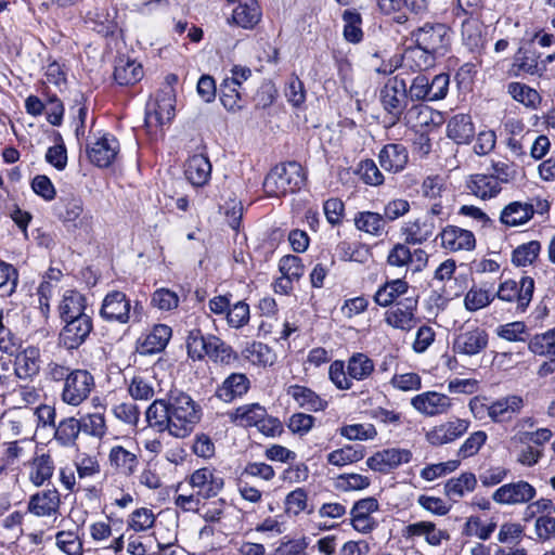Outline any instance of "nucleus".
<instances>
[{"label":"nucleus","instance_id":"1","mask_svg":"<svg viewBox=\"0 0 555 555\" xmlns=\"http://www.w3.org/2000/svg\"><path fill=\"white\" fill-rule=\"evenodd\" d=\"M169 402L170 435L185 438L201 420V409L195 401L184 392H171Z\"/></svg>","mask_w":555,"mask_h":555},{"label":"nucleus","instance_id":"2","mask_svg":"<svg viewBox=\"0 0 555 555\" xmlns=\"http://www.w3.org/2000/svg\"><path fill=\"white\" fill-rule=\"evenodd\" d=\"M302 167L296 162L275 166L263 181V190L268 196L280 197L299 191L305 184Z\"/></svg>","mask_w":555,"mask_h":555},{"label":"nucleus","instance_id":"3","mask_svg":"<svg viewBox=\"0 0 555 555\" xmlns=\"http://www.w3.org/2000/svg\"><path fill=\"white\" fill-rule=\"evenodd\" d=\"M411 38L417 49L431 60L443 55L450 47L449 28L441 23H426L411 33Z\"/></svg>","mask_w":555,"mask_h":555},{"label":"nucleus","instance_id":"4","mask_svg":"<svg viewBox=\"0 0 555 555\" xmlns=\"http://www.w3.org/2000/svg\"><path fill=\"white\" fill-rule=\"evenodd\" d=\"M94 388L93 375L87 370L76 369L63 384L61 399L65 404L76 408L89 398Z\"/></svg>","mask_w":555,"mask_h":555},{"label":"nucleus","instance_id":"5","mask_svg":"<svg viewBox=\"0 0 555 555\" xmlns=\"http://www.w3.org/2000/svg\"><path fill=\"white\" fill-rule=\"evenodd\" d=\"M379 100L391 122L395 124L400 119L408 105L405 80L399 75L389 78L380 90Z\"/></svg>","mask_w":555,"mask_h":555},{"label":"nucleus","instance_id":"6","mask_svg":"<svg viewBox=\"0 0 555 555\" xmlns=\"http://www.w3.org/2000/svg\"><path fill=\"white\" fill-rule=\"evenodd\" d=\"M537 495V489L526 480H517L500 486L491 495L499 505L516 506L530 503Z\"/></svg>","mask_w":555,"mask_h":555},{"label":"nucleus","instance_id":"7","mask_svg":"<svg viewBox=\"0 0 555 555\" xmlns=\"http://www.w3.org/2000/svg\"><path fill=\"white\" fill-rule=\"evenodd\" d=\"M534 291V281L530 276H524L519 282L507 280L500 284L496 292L499 299L516 301L517 310L524 312L529 306Z\"/></svg>","mask_w":555,"mask_h":555},{"label":"nucleus","instance_id":"8","mask_svg":"<svg viewBox=\"0 0 555 555\" xmlns=\"http://www.w3.org/2000/svg\"><path fill=\"white\" fill-rule=\"evenodd\" d=\"M175 116V95L171 90L162 91L153 103L147 105L145 126L149 131L170 122Z\"/></svg>","mask_w":555,"mask_h":555},{"label":"nucleus","instance_id":"9","mask_svg":"<svg viewBox=\"0 0 555 555\" xmlns=\"http://www.w3.org/2000/svg\"><path fill=\"white\" fill-rule=\"evenodd\" d=\"M416 309L417 300L406 297L385 312V322L393 328L409 332L417 324Z\"/></svg>","mask_w":555,"mask_h":555},{"label":"nucleus","instance_id":"10","mask_svg":"<svg viewBox=\"0 0 555 555\" xmlns=\"http://www.w3.org/2000/svg\"><path fill=\"white\" fill-rule=\"evenodd\" d=\"M488 346V334L478 326L462 327L453 341V351L464 356H475Z\"/></svg>","mask_w":555,"mask_h":555},{"label":"nucleus","instance_id":"11","mask_svg":"<svg viewBox=\"0 0 555 555\" xmlns=\"http://www.w3.org/2000/svg\"><path fill=\"white\" fill-rule=\"evenodd\" d=\"M377 511H379V503L373 496L354 502L350 511L352 528L363 534L372 532L377 527V521L372 514Z\"/></svg>","mask_w":555,"mask_h":555},{"label":"nucleus","instance_id":"12","mask_svg":"<svg viewBox=\"0 0 555 555\" xmlns=\"http://www.w3.org/2000/svg\"><path fill=\"white\" fill-rule=\"evenodd\" d=\"M452 399L437 391H425L411 399V405L424 416H437L449 412L452 408Z\"/></svg>","mask_w":555,"mask_h":555},{"label":"nucleus","instance_id":"13","mask_svg":"<svg viewBox=\"0 0 555 555\" xmlns=\"http://www.w3.org/2000/svg\"><path fill=\"white\" fill-rule=\"evenodd\" d=\"M100 315L106 321L126 324L131 320V302L125 293L113 291L104 297Z\"/></svg>","mask_w":555,"mask_h":555},{"label":"nucleus","instance_id":"14","mask_svg":"<svg viewBox=\"0 0 555 555\" xmlns=\"http://www.w3.org/2000/svg\"><path fill=\"white\" fill-rule=\"evenodd\" d=\"M66 323L60 333V344L66 349H76L82 345L92 331L89 315L64 320Z\"/></svg>","mask_w":555,"mask_h":555},{"label":"nucleus","instance_id":"15","mask_svg":"<svg viewBox=\"0 0 555 555\" xmlns=\"http://www.w3.org/2000/svg\"><path fill=\"white\" fill-rule=\"evenodd\" d=\"M377 5L386 15H392L397 23L408 21V12L415 16H422L427 12L426 0H377Z\"/></svg>","mask_w":555,"mask_h":555},{"label":"nucleus","instance_id":"16","mask_svg":"<svg viewBox=\"0 0 555 555\" xmlns=\"http://www.w3.org/2000/svg\"><path fill=\"white\" fill-rule=\"evenodd\" d=\"M470 422L454 418L433 427L426 434L427 441L433 446H442L455 441L469 428Z\"/></svg>","mask_w":555,"mask_h":555},{"label":"nucleus","instance_id":"17","mask_svg":"<svg viewBox=\"0 0 555 555\" xmlns=\"http://www.w3.org/2000/svg\"><path fill=\"white\" fill-rule=\"evenodd\" d=\"M438 236L441 247L451 253L473 250L476 246L474 233L456 225L444 227Z\"/></svg>","mask_w":555,"mask_h":555},{"label":"nucleus","instance_id":"18","mask_svg":"<svg viewBox=\"0 0 555 555\" xmlns=\"http://www.w3.org/2000/svg\"><path fill=\"white\" fill-rule=\"evenodd\" d=\"M59 217L63 223L77 229H88L91 225L92 217L85 214L83 202L78 196L61 198Z\"/></svg>","mask_w":555,"mask_h":555},{"label":"nucleus","instance_id":"19","mask_svg":"<svg viewBox=\"0 0 555 555\" xmlns=\"http://www.w3.org/2000/svg\"><path fill=\"white\" fill-rule=\"evenodd\" d=\"M412 453L408 449L391 448L379 451L366 460V465L376 472L388 473L401 464L409 463Z\"/></svg>","mask_w":555,"mask_h":555},{"label":"nucleus","instance_id":"20","mask_svg":"<svg viewBox=\"0 0 555 555\" xmlns=\"http://www.w3.org/2000/svg\"><path fill=\"white\" fill-rule=\"evenodd\" d=\"M119 152V143L115 137L105 134L92 143L88 151L89 159L98 167H108L116 159Z\"/></svg>","mask_w":555,"mask_h":555},{"label":"nucleus","instance_id":"21","mask_svg":"<svg viewBox=\"0 0 555 555\" xmlns=\"http://www.w3.org/2000/svg\"><path fill=\"white\" fill-rule=\"evenodd\" d=\"M190 485L196 494L204 499L215 496L223 488V479L208 467L195 470L190 477Z\"/></svg>","mask_w":555,"mask_h":555},{"label":"nucleus","instance_id":"22","mask_svg":"<svg viewBox=\"0 0 555 555\" xmlns=\"http://www.w3.org/2000/svg\"><path fill=\"white\" fill-rule=\"evenodd\" d=\"M60 504V494L55 489L43 490L30 496L28 511L38 517H53L55 520Z\"/></svg>","mask_w":555,"mask_h":555},{"label":"nucleus","instance_id":"23","mask_svg":"<svg viewBox=\"0 0 555 555\" xmlns=\"http://www.w3.org/2000/svg\"><path fill=\"white\" fill-rule=\"evenodd\" d=\"M435 220L430 216H421L410 220L402 227L405 243L421 245L430 238L435 232Z\"/></svg>","mask_w":555,"mask_h":555},{"label":"nucleus","instance_id":"24","mask_svg":"<svg viewBox=\"0 0 555 555\" xmlns=\"http://www.w3.org/2000/svg\"><path fill=\"white\" fill-rule=\"evenodd\" d=\"M524 405L522 397L517 395L500 398L489 405V417L495 423L509 422L521 412Z\"/></svg>","mask_w":555,"mask_h":555},{"label":"nucleus","instance_id":"25","mask_svg":"<svg viewBox=\"0 0 555 555\" xmlns=\"http://www.w3.org/2000/svg\"><path fill=\"white\" fill-rule=\"evenodd\" d=\"M171 335L172 331L168 325L157 324L138 340L137 351L141 354L160 352L167 346Z\"/></svg>","mask_w":555,"mask_h":555},{"label":"nucleus","instance_id":"26","mask_svg":"<svg viewBox=\"0 0 555 555\" xmlns=\"http://www.w3.org/2000/svg\"><path fill=\"white\" fill-rule=\"evenodd\" d=\"M109 465L120 475L132 476L139 466V452L128 450L121 446H115L108 453Z\"/></svg>","mask_w":555,"mask_h":555},{"label":"nucleus","instance_id":"27","mask_svg":"<svg viewBox=\"0 0 555 555\" xmlns=\"http://www.w3.org/2000/svg\"><path fill=\"white\" fill-rule=\"evenodd\" d=\"M14 354V373L20 379H29L39 373L40 351L38 348L27 347Z\"/></svg>","mask_w":555,"mask_h":555},{"label":"nucleus","instance_id":"28","mask_svg":"<svg viewBox=\"0 0 555 555\" xmlns=\"http://www.w3.org/2000/svg\"><path fill=\"white\" fill-rule=\"evenodd\" d=\"M378 159L384 170L397 173L405 168L409 154L402 144L390 143L380 150Z\"/></svg>","mask_w":555,"mask_h":555},{"label":"nucleus","instance_id":"29","mask_svg":"<svg viewBox=\"0 0 555 555\" xmlns=\"http://www.w3.org/2000/svg\"><path fill=\"white\" fill-rule=\"evenodd\" d=\"M403 537L412 539L415 537H424L429 545L437 546L442 540H449V533L446 530H439L436 525L430 521H418L410 524L403 530Z\"/></svg>","mask_w":555,"mask_h":555},{"label":"nucleus","instance_id":"30","mask_svg":"<svg viewBox=\"0 0 555 555\" xmlns=\"http://www.w3.org/2000/svg\"><path fill=\"white\" fill-rule=\"evenodd\" d=\"M184 173L194 186H203L208 183L211 175V164L203 154L191 156L185 164Z\"/></svg>","mask_w":555,"mask_h":555},{"label":"nucleus","instance_id":"31","mask_svg":"<svg viewBox=\"0 0 555 555\" xmlns=\"http://www.w3.org/2000/svg\"><path fill=\"white\" fill-rule=\"evenodd\" d=\"M249 389V379L245 374L233 373L228 376L221 386L218 387L216 395L224 402H231L237 397H242Z\"/></svg>","mask_w":555,"mask_h":555},{"label":"nucleus","instance_id":"32","mask_svg":"<svg viewBox=\"0 0 555 555\" xmlns=\"http://www.w3.org/2000/svg\"><path fill=\"white\" fill-rule=\"evenodd\" d=\"M447 132L448 137L457 144L468 143L475 134L472 117L466 114L454 115L448 122Z\"/></svg>","mask_w":555,"mask_h":555},{"label":"nucleus","instance_id":"33","mask_svg":"<svg viewBox=\"0 0 555 555\" xmlns=\"http://www.w3.org/2000/svg\"><path fill=\"white\" fill-rule=\"evenodd\" d=\"M260 17L261 12L256 0H240L232 14V21L243 28H253Z\"/></svg>","mask_w":555,"mask_h":555},{"label":"nucleus","instance_id":"34","mask_svg":"<svg viewBox=\"0 0 555 555\" xmlns=\"http://www.w3.org/2000/svg\"><path fill=\"white\" fill-rule=\"evenodd\" d=\"M286 392L300 408L306 410L322 411L326 406V401L305 386L292 385L287 388Z\"/></svg>","mask_w":555,"mask_h":555},{"label":"nucleus","instance_id":"35","mask_svg":"<svg viewBox=\"0 0 555 555\" xmlns=\"http://www.w3.org/2000/svg\"><path fill=\"white\" fill-rule=\"evenodd\" d=\"M467 188L475 196L482 199L491 198L501 191L500 182L491 175L472 176Z\"/></svg>","mask_w":555,"mask_h":555},{"label":"nucleus","instance_id":"36","mask_svg":"<svg viewBox=\"0 0 555 555\" xmlns=\"http://www.w3.org/2000/svg\"><path fill=\"white\" fill-rule=\"evenodd\" d=\"M477 486V478L473 473H463L457 478H451L444 485L446 495L457 501L468 492H473Z\"/></svg>","mask_w":555,"mask_h":555},{"label":"nucleus","instance_id":"37","mask_svg":"<svg viewBox=\"0 0 555 555\" xmlns=\"http://www.w3.org/2000/svg\"><path fill=\"white\" fill-rule=\"evenodd\" d=\"M145 414L146 422L151 427L156 428L158 431L168 430L170 434L168 399L154 400Z\"/></svg>","mask_w":555,"mask_h":555},{"label":"nucleus","instance_id":"38","mask_svg":"<svg viewBox=\"0 0 555 555\" xmlns=\"http://www.w3.org/2000/svg\"><path fill=\"white\" fill-rule=\"evenodd\" d=\"M143 77L141 64L135 61L119 59L114 70V78L120 86L133 85Z\"/></svg>","mask_w":555,"mask_h":555},{"label":"nucleus","instance_id":"39","mask_svg":"<svg viewBox=\"0 0 555 555\" xmlns=\"http://www.w3.org/2000/svg\"><path fill=\"white\" fill-rule=\"evenodd\" d=\"M54 428V439L63 447H70L81 431V422L70 416L63 418Z\"/></svg>","mask_w":555,"mask_h":555},{"label":"nucleus","instance_id":"40","mask_svg":"<svg viewBox=\"0 0 555 555\" xmlns=\"http://www.w3.org/2000/svg\"><path fill=\"white\" fill-rule=\"evenodd\" d=\"M354 225L358 230L374 236L385 233L386 222L382 214L374 211H360L354 217Z\"/></svg>","mask_w":555,"mask_h":555},{"label":"nucleus","instance_id":"41","mask_svg":"<svg viewBox=\"0 0 555 555\" xmlns=\"http://www.w3.org/2000/svg\"><path fill=\"white\" fill-rule=\"evenodd\" d=\"M85 297L76 291H67L60 304V314L64 320L87 315Z\"/></svg>","mask_w":555,"mask_h":555},{"label":"nucleus","instance_id":"42","mask_svg":"<svg viewBox=\"0 0 555 555\" xmlns=\"http://www.w3.org/2000/svg\"><path fill=\"white\" fill-rule=\"evenodd\" d=\"M266 409L258 403L245 404L231 413V420L240 426H256L266 416Z\"/></svg>","mask_w":555,"mask_h":555},{"label":"nucleus","instance_id":"43","mask_svg":"<svg viewBox=\"0 0 555 555\" xmlns=\"http://www.w3.org/2000/svg\"><path fill=\"white\" fill-rule=\"evenodd\" d=\"M462 39L472 51L482 46V23L478 17H467L462 22Z\"/></svg>","mask_w":555,"mask_h":555},{"label":"nucleus","instance_id":"44","mask_svg":"<svg viewBox=\"0 0 555 555\" xmlns=\"http://www.w3.org/2000/svg\"><path fill=\"white\" fill-rule=\"evenodd\" d=\"M408 292V283L401 279L387 282L375 294L374 300L382 307L391 305L397 297L404 295Z\"/></svg>","mask_w":555,"mask_h":555},{"label":"nucleus","instance_id":"45","mask_svg":"<svg viewBox=\"0 0 555 555\" xmlns=\"http://www.w3.org/2000/svg\"><path fill=\"white\" fill-rule=\"evenodd\" d=\"M530 212L531 210L527 208L526 203L513 202L504 207L500 219L505 225L517 227L530 220Z\"/></svg>","mask_w":555,"mask_h":555},{"label":"nucleus","instance_id":"46","mask_svg":"<svg viewBox=\"0 0 555 555\" xmlns=\"http://www.w3.org/2000/svg\"><path fill=\"white\" fill-rule=\"evenodd\" d=\"M54 472V463L49 454H41L34 459L30 473L31 482L39 487L49 480Z\"/></svg>","mask_w":555,"mask_h":555},{"label":"nucleus","instance_id":"47","mask_svg":"<svg viewBox=\"0 0 555 555\" xmlns=\"http://www.w3.org/2000/svg\"><path fill=\"white\" fill-rule=\"evenodd\" d=\"M347 370L351 379L362 380L372 374L374 363L367 356L357 353L349 359Z\"/></svg>","mask_w":555,"mask_h":555},{"label":"nucleus","instance_id":"48","mask_svg":"<svg viewBox=\"0 0 555 555\" xmlns=\"http://www.w3.org/2000/svg\"><path fill=\"white\" fill-rule=\"evenodd\" d=\"M344 37L347 41L358 43L361 41L363 33L361 29L362 18L356 10H345L343 13Z\"/></svg>","mask_w":555,"mask_h":555},{"label":"nucleus","instance_id":"49","mask_svg":"<svg viewBox=\"0 0 555 555\" xmlns=\"http://www.w3.org/2000/svg\"><path fill=\"white\" fill-rule=\"evenodd\" d=\"M79 422H81V431L86 435L101 439L106 434V421L102 413H89L82 416Z\"/></svg>","mask_w":555,"mask_h":555},{"label":"nucleus","instance_id":"50","mask_svg":"<svg viewBox=\"0 0 555 555\" xmlns=\"http://www.w3.org/2000/svg\"><path fill=\"white\" fill-rule=\"evenodd\" d=\"M528 347L534 354L555 357V328L535 335L529 341Z\"/></svg>","mask_w":555,"mask_h":555},{"label":"nucleus","instance_id":"51","mask_svg":"<svg viewBox=\"0 0 555 555\" xmlns=\"http://www.w3.org/2000/svg\"><path fill=\"white\" fill-rule=\"evenodd\" d=\"M493 298L488 289L473 286L464 297V307L466 310L475 312L490 305Z\"/></svg>","mask_w":555,"mask_h":555},{"label":"nucleus","instance_id":"52","mask_svg":"<svg viewBox=\"0 0 555 555\" xmlns=\"http://www.w3.org/2000/svg\"><path fill=\"white\" fill-rule=\"evenodd\" d=\"M541 244L538 241H530L526 244L519 245L512 256V261L518 267L531 264L539 256Z\"/></svg>","mask_w":555,"mask_h":555},{"label":"nucleus","instance_id":"53","mask_svg":"<svg viewBox=\"0 0 555 555\" xmlns=\"http://www.w3.org/2000/svg\"><path fill=\"white\" fill-rule=\"evenodd\" d=\"M240 90L235 82L223 79L220 85V101L225 109L236 112L242 108Z\"/></svg>","mask_w":555,"mask_h":555},{"label":"nucleus","instance_id":"54","mask_svg":"<svg viewBox=\"0 0 555 555\" xmlns=\"http://www.w3.org/2000/svg\"><path fill=\"white\" fill-rule=\"evenodd\" d=\"M354 172L365 184L378 186L384 183V176L373 159L361 160Z\"/></svg>","mask_w":555,"mask_h":555},{"label":"nucleus","instance_id":"55","mask_svg":"<svg viewBox=\"0 0 555 555\" xmlns=\"http://www.w3.org/2000/svg\"><path fill=\"white\" fill-rule=\"evenodd\" d=\"M244 354L251 363L258 365H271L274 361L271 349L262 343L254 341L246 347Z\"/></svg>","mask_w":555,"mask_h":555},{"label":"nucleus","instance_id":"56","mask_svg":"<svg viewBox=\"0 0 555 555\" xmlns=\"http://www.w3.org/2000/svg\"><path fill=\"white\" fill-rule=\"evenodd\" d=\"M206 356L212 361L220 363H229L233 359L231 347L216 336H208Z\"/></svg>","mask_w":555,"mask_h":555},{"label":"nucleus","instance_id":"57","mask_svg":"<svg viewBox=\"0 0 555 555\" xmlns=\"http://www.w3.org/2000/svg\"><path fill=\"white\" fill-rule=\"evenodd\" d=\"M57 547L67 555H82V543L73 531H60L55 535Z\"/></svg>","mask_w":555,"mask_h":555},{"label":"nucleus","instance_id":"58","mask_svg":"<svg viewBox=\"0 0 555 555\" xmlns=\"http://www.w3.org/2000/svg\"><path fill=\"white\" fill-rule=\"evenodd\" d=\"M155 522V515L152 509L141 507L133 511L128 520V527L135 532L146 531Z\"/></svg>","mask_w":555,"mask_h":555},{"label":"nucleus","instance_id":"59","mask_svg":"<svg viewBox=\"0 0 555 555\" xmlns=\"http://www.w3.org/2000/svg\"><path fill=\"white\" fill-rule=\"evenodd\" d=\"M364 456L362 450H356L351 446L335 450L327 455V462L335 466H344L358 462Z\"/></svg>","mask_w":555,"mask_h":555},{"label":"nucleus","instance_id":"60","mask_svg":"<svg viewBox=\"0 0 555 555\" xmlns=\"http://www.w3.org/2000/svg\"><path fill=\"white\" fill-rule=\"evenodd\" d=\"M486 441L487 434L483 430L475 431L462 443L457 451V455L462 459L470 457L478 453Z\"/></svg>","mask_w":555,"mask_h":555},{"label":"nucleus","instance_id":"61","mask_svg":"<svg viewBox=\"0 0 555 555\" xmlns=\"http://www.w3.org/2000/svg\"><path fill=\"white\" fill-rule=\"evenodd\" d=\"M279 269L282 275L298 281L304 274L301 259L294 255H286L281 258Z\"/></svg>","mask_w":555,"mask_h":555},{"label":"nucleus","instance_id":"62","mask_svg":"<svg viewBox=\"0 0 555 555\" xmlns=\"http://www.w3.org/2000/svg\"><path fill=\"white\" fill-rule=\"evenodd\" d=\"M186 347L192 358L202 359L207 352L208 336L205 337L198 330L192 331L188 336Z\"/></svg>","mask_w":555,"mask_h":555},{"label":"nucleus","instance_id":"63","mask_svg":"<svg viewBox=\"0 0 555 555\" xmlns=\"http://www.w3.org/2000/svg\"><path fill=\"white\" fill-rule=\"evenodd\" d=\"M152 305L159 310L169 311L178 307L179 297L168 288H159L152 296Z\"/></svg>","mask_w":555,"mask_h":555},{"label":"nucleus","instance_id":"64","mask_svg":"<svg viewBox=\"0 0 555 555\" xmlns=\"http://www.w3.org/2000/svg\"><path fill=\"white\" fill-rule=\"evenodd\" d=\"M228 324L234 328L244 326L249 321V306L243 301H238L227 311Z\"/></svg>","mask_w":555,"mask_h":555}]
</instances>
